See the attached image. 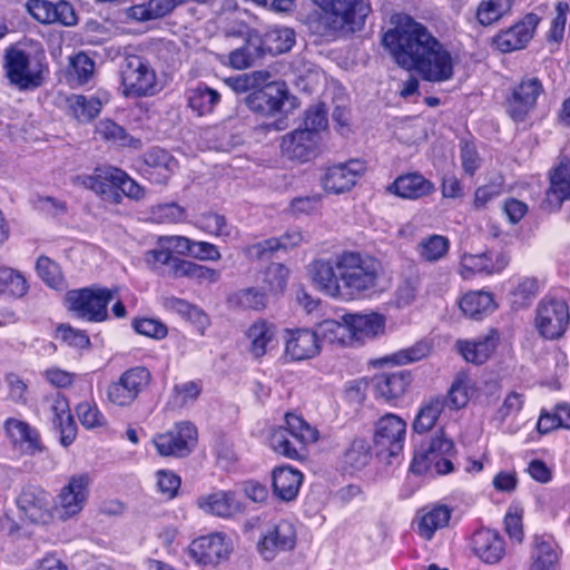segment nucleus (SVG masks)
Returning <instances> with one entry per match:
<instances>
[{"label":"nucleus","instance_id":"nucleus-41","mask_svg":"<svg viewBox=\"0 0 570 570\" xmlns=\"http://www.w3.org/2000/svg\"><path fill=\"white\" fill-rule=\"evenodd\" d=\"M108 94L86 97L82 95H72L68 98V108L72 116L80 122H89L101 110L104 104L108 102Z\"/></svg>","mask_w":570,"mask_h":570},{"label":"nucleus","instance_id":"nucleus-40","mask_svg":"<svg viewBox=\"0 0 570 570\" xmlns=\"http://www.w3.org/2000/svg\"><path fill=\"white\" fill-rule=\"evenodd\" d=\"M497 347L495 338L491 335L473 340H458L455 348L469 363L482 364L489 360Z\"/></svg>","mask_w":570,"mask_h":570},{"label":"nucleus","instance_id":"nucleus-6","mask_svg":"<svg viewBox=\"0 0 570 570\" xmlns=\"http://www.w3.org/2000/svg\"><path fill=\"white\" fill-rule=\"evenodd\" d=\"M85 188L100 195L105 200L119 204L122 195L141 199L145 190L124 170L116 167L97 168L91 175L80 178Z\"/></svg>","mask_w":570,"mask_h":570},{"label":"nucleus","instance_id":"nucleus-17","mask_svg":"<svg viewBox=\"0 0 570 570\" xmlns=\"http://www.w3.org/2000/svg\"><path fill=\"white\" fill-rule=\"evenodd\" d=\"M406 422L396 414H385L374 426L373 443L380 453L397 455L404 446Z\"/></svg>","mask_w":570,"mask_h":570},{"label":"nucleus","instance_id":"nucleus-19","mask_svg":"<svg viewBox=\"0 0 570 570\" xmlns=\"http://www.w3.org/2000/svg\"><path fill=\"white\" fill-rule=\"evenodd\" d=\"M366 163L361 159H350L328 167L322 183L326 191L343 194L350 191L365 174Z\"/></svg>","mask_w":570,"mask_h":570},{"label":"nucleus","instance_id":"nucleus-34","mask_svg":"<svg viewBox=\"0 0 570 570\" xmlns=\"http://www.w3.org/2000/svg\"><path fill=\"white\" fill-rule=\"evenodd\" d=\"M535 23L531 17L522 20L509 29L499 32L493 43L502 52L520 50L527 46L533 37Z\"/></svg>","mask_w":570,"mask_h":570},{"label":"nucleus","instance_id":"nucleus-25","mask_svg":"<svg viewBox=\"0 0 570 570\" xmlns=\"http://www.w3.org/2000/svg\"><path fill=\"white\" fill-rule=\"evenodd\" d=\"M288 99V90L284 82L274 81L263 89L252 92L247 97L248 107L264 115H273L282 110L285 100Z\"/></svg>","mask_w":570,"mask_h":570},{"label":"nucleus","instance_id":"nucleus-37","mask_svg":"<svg viewBox=\"0 0 570 570\" xmlns=\"http://www.w3.org/2000/svg\"><path fill=\"white\" fill-rule=\"evenodd\" d=\"M314 332L318 336L320 346L322 343L338 347L352 346L346 314L341 320L327 318L317 323Z\"/></svg>","mask_w":570,"mask_h":570},{"label":"nucleus","instance_id":"nucleus-51","mask_svg":"<svg viewBox=\"0 0 570 570\" xmlns=\"http://www.w3.org/2000/svg\"><path fill=\"white\" fill-rule=\"evenodd\" d=\"M512 7V0H481L475 17L480 24L491 26L507 16Z\"/></svg>","mask_w":570,"mask_h":570},{"label":"nucleus","instance_id":"nucleus-55","mask_svg":"<svg viewBox=\"0 0 570 570\" xmlns=\"http://www.w3.org/2000/svg\"><path fill=\"white\" fill-rule=\"evenodd\" d=\"M80 424L87 430H97L107 426V419L94 401H83L76 407Z\"/></svg>","mask_w":570,"mask_h":570},{"label":"nucleus","instance_id":"nucleus-2","mask_svg":"<svg viewBox=\"0 0 570 570\" xmlns=\"http://www.w3.org/2000/svg\"><path fill=\"white\" fill-rule=\"evenodd\" d=\"M383 274L380 261L358 252H344L331 262H315L314 285L325 295L341 299L360 298L376 289Z\"/></svg>","mask_w":570,"mask_h":570},{"label":"nucleus","instance_id":"nucleus-26","mask_svg":"<svg viewBox=\"0 0 570 570\" xmlns=\"http://www.w3.org/2000/svg\"><path fill=\"white\" fill-rule=\"evenodd\" d=\"M324 12L343 18L350 26H361L371 12V6L364 0H312Z\"/></svg>","mask_w":570,"mask_h":570},{"label":"nucleus","instance_id":"nucleus-61","mask_svg":"<svg viewBox=\"0 0 570 570\" xmlns=\"http://www.w3.org/2000/svg\"><path fill=\"white\" fill-rule=\"evenodd\" d=\"M524 509L519 503L510 504L504 517V529L509 538L521 543L524 538L522 518Z\"/></svg>","mask_w":570,"mask_h":570},{"label":"nucleus","instance_id":"nucleus-14","mask_svg":"<svg viewBox=\"0 0 570 570\" xmlns=\"http://www.w3.org/2000/svg\"><path fill=\"white\" fill-rule=\"evenodd\" d=\"M197 442V429L189 422H178L170 429L154 436L153 443L161 456L183 458L188 455Z\"/></svg>","mask_w":570,"mask_h":570},{"label":"nucleus","instance_id":"nucleus-8","mask_svg":"<svg viewBox=\"0 0 570 570\" xmlns=\"http://www.w3.org/2000/svg\"><path fill=\"white\" fill-rule=\"evenodd\" d=\"M454 444L443 432L423 442L415 451L411 470L415 473L435 472L446 474L453 471L451 456Z\"/></svg>","mask_w":570,"mask_h":570},{"label":"nucleus","instance_id":"nucleus-31","mask_svg":"<svg viewBox=\"0 0 570 570\" xmlns=\"http://www.w3.org/2000/svg\"><path fill=\"white\" fill-rule=\"evenodd\" d=\"M472 549L483 562L498 563L505 554L503 538L494 530L481 529L472 537Z\"/></svg>","mask_w":570,"mask_h":570},{"label":"nucleus","instance_id":"nucleus-46","mask_svg":"<svg viewBox=\"0 0 570 570\" xmlns=\"http://www.w3.org/2000/svg\"><path fill=\"white\" fill-rule=\"evenodd\" d=\"M303 242V235L299 230L286 232L281 238H271L256 243L246 248V254L250 258H262L268 252L277 249H289Z\"/></svg>","mask_w":570,"mask_h":570},{"label":"nucleus","instance_id":"nucleus-24","mask_svg":"<svg viewBox=\"0 0 570 570\" xmlns=\"http://www.w3.org/2000/svg\"><path fill=\"white\" fill-rule=\"evenodd\" d=\"M159 272L173 278L187 277L199 284H213L220 277L219 271L183 258L164 261Z\"/></svg>","mask_w":570,"mask_h":570},{"label":"nucleus","instance_id":"nucleus-1","mask_svg":"<svg viewBox=\"0 0 570 570\" xmlns=\"http://www.w3.org/2000/svg\"><path fill=\"white\" fill-rule=\"evenodd\" d=\"M383 36V45L395 62L405 70H415L431 82L448 81L454 62L448 49L428 30L406 14H394Z\"/></svg>","mask_w":570,"mask_h":570},{"label":"nucleus","instance_id":"nucleus-42","mask_svg":"<svg viewBox=\"0 0 570 570\" xmlns=\"http://www.w3.org/2000/svg\"><path fill=\"white\" fill-rule=\"evenodd\" d=\"M560 558L559 549L553 540L535 537L531 552V570H554Z\"/></svg>","mask_w":570,"mask_h":570},{"label":"nucleus","instance_id":"nucleus-7","mask_svg":"<svg viewBox=\"0 0 570 570\" xmlns=\"http://www.w3.org/2000/svg\"><path fill=\"white\" fill-rule=\"evenodd\" d=\"M120 87L126 97H149L160 91L157 73L141 56L129 55L120 67Z\"/></svg>","mask_w":570,"mask_h":570},{"label":"nucleus","instance_id":"nucleus-38","mask_svg":"<svg viewBox=\"0 0 570 570\" xmlns=\"http://www.w3.org/2000/svg\"><path fill=\"white\" fill-rule=\"evenodd\" d=\"M302 482L303 473L292 466H278L273 471V491L274 494L283 501L295 499Z\"/></svg>","mask_w":570,"mask_h":570},{"label":"nucleus","instance_id":"nucleus-23","mask_svg":"<svg viewBox=\"0 0 570 570\" xmlns=\"http://www.w3.org/2000/svg\"><path fill=\"white\" fill-rule=\"evenodd\" d=\"M550 185L543 206L550 212L558 210L562 203L570 200V159L560 158L550 171Z\"/></svg>","mask_w":570,"mask_h":570},{"label":"nucleus","instance_id":"nucleus-54","mask_svg":"<svg viewBox=\"0 0 570 570\" xmlns=\"http://www.w3.org/2000/svg\"><path fill=\"white\" fill-rule=\"evenodd\" d=\"M431 350L432 344L429 341H419L412 346L401 348L385 356V362L397 366L407 365L425 358Z\"/></svg>","mask_w":570,"mask_h":570},{"label":"nucleus","instance_id":"nucleus-16","mask_svg":"<svg viewBox=\"0 0 570 570\" xmlns=\"http://www.w3.org/2000/svg\"><path fill=\"white\" fill-rule=\"evenodd\" d=\"M543 86L535 77H524L515 85L505 100V111L514 122H522L535 108Z\"/></svg>","mask_w":570,"mask_h":570},{"label":"nucleus","instance_id":"nucleus-63","mask_svg":"<svg viewBox=\"0 0 570 570\" xmlns=\"http://www.w3.org/2000/svg\"><path fill=\"white\" fill-rule=\"evenodd\" d=\"M95 71V62L83 52L70 58L69 76L79 85L88 82Z\"/></svg>","mask_w":570,"mask_h":570},{"label":"nucleus","instance_id":"nucleus-5","mask_svg":"<svg viewBox=\"0 0 570 570\" xmlns=\"http://www.w3.org/2000/svg\"><path fill=\"white\" fill-rule=\"evenodd\" d=\"M318 438V431L302 416L288 413L285 415L284 426L271 430L268 442L274 452L292 460H298L304 458L305 448L315 443Z\"/></svg>","mask_w":570,"mask_h":570},{"label":"nucleus","instance_id":"nucleus-36","mask_svg":"<svg viewBox=\"0 0 570 570\" xmlns=\"http://www.w3.org/2000/svg\"><path fill=\"white\" fill-rule=\"evenodd\" d=\"M245 338L250 355L261 358L276 344L275 327L265 321L255 322L247 328Z\"/></svg>","mask_w":570,"mask_h":570},{"label":"nucleus","instance_id":"nucleus-39","mask_svg":"<svg viewBox=\"0 0 570 570\" xmlns=\"http://www.w3.org/2000/svg\"><path fill=\"white\" fill-rule=\"evenodd\" d=\"M387 189L401 198L417 199L430 195L434 186L420 174H407L397 177Z\"/></svg>","mask_w":570,"mask_h":570},{"label":"nucleus","instance_id":"nucleus-45","mask_svg":"<svg viewBox=\"0 0 570 570\" xmlns=\"http://www.w3.org/2000/svg\"><path fill=\"white\" fill-rule=\"evenodd\" d=\"M189 108L198 116L212 114L220 101V95L204 83H198L186 91Z\"/></svg>","mask_w":570,"mask_h":570},{"label":"nucleus","instance_id":"nucleus-43","mask_svg":"<svg viewBox=\"0 0 570 570\" xmlns=\"http://www.w3.org/2000/svg\"><path fill=\"white\" fill-rule=\"evenodd\" d=\"M446 405L445 396H431L422 402L413 421V430L425 433L434 428Z\"/></svg>","mask_w":570,"mask_h":570},{"label":"nucleus","instance_id":"nucleus-9","mask_svg":"<svg viewBox=\"0 0 570 570\" xmlns=\"http://www.w3.org/2000/svg\"><path fill=\"white\" fill-rule=\"evenodd\" d=\"M92 479L89 473L80 472L67 478L66 483L53 498L57 520L66 522L77 518L88 503Z\"/></svg>","mask_w":570,"mask_h":570},{"label":"nucleus","instance_id":"nucleus-22","mask_svg":"<svg viewBox=\"0 0 570 570\" xmlns=\"http://www.w3.org/2000/svg\"><path fill=\"white\" fill-rule=\"evenodd\" d=\"M281 149L289 159L308 161L318 154L320 136L308 130H294L282 138Z\"/></svg>","mask_w":570,"mask_h":570},{"label":"nucleus","instance_id":"nucleus-3","mask_svg":"<svg viewBox=\"0 0 570 570\" xmlns=\"http://www.w3.org/2000/svg\"><path fill=\"white\" fill-rule=\"evenodd\" d=\"M190 256L198 261L217 262L222 255L218 247L204 240H194L185 236H159L154 248L144 254V261L153 271H160L164 261Z\"/></svg>","mask_w":570,"mask_h":570},{"label":"nucleus","instance_id":"nucleus-11","mask_svg":"<svg viewBox=\"0 0 570 570\" xmlns=\"http://www.w3.org/2000/svg\"><path fill=\"white\" fill-rule=\"evenodd\" d=\"M115 297V291L108 288H81L69 291L65 302L78 317L101 322L107 317V305Z\"/></svg>","mask_w":570,"mask_h":570},{"label":"nucleus","instance_id":"nucleus-59","mask_svg":"<svg viewBox=\"0 0 570 570\" xmlns=\"http://www.w3.org/2000/svg\"><path fill=\"white\" fill-rule=\"evenodd\" d=\"M538 293V282L531 277L518 278L511 289L512 305L515 308L525 306Z\"/></svg>","mask_w":570,"mask_h":570},{"label":"nucleus","instance_id":"nucleus-30","mask_svg":"<svg viewBox=\"0 0 570 570\" xmlns=\"http://www.w3.org/2000/svg\"><path fill=\"white\" fill-rule=\"evenodd\" d=\"M196 505L206 514L232 518L240 512L242 505L232 491L218 490L212 493L203 494L196 500Z\"/></svg>","mask_w":570,"mask_h":570},{"label":"nucleus","instance_id":"nucleus-56","mask_svg":"<svg viewBox=\"0 0 570 570\" xmlns=\"http://www.w3.org/2000/svg\"><path fill=\"white\" fill-rule=\"evenodd\" d=\"M420 292V282L417 278H405L395 288L391 305L397 309H404L412 306Z\"/></svg>","mask_w":570,"mask_h":570},{"label":"nucleus","instance_id":"nucleus-15","mask_svg":"<svg viewBox=\"0 0 570 570\" xmlns=\"http://www.w3.org/2000/svg\"><path fill=\"white\" fill-rule=\"evenodd\" d=\"M297 531L291 521L278 520L267 524L258 540L257 550L265 560H274L281 552L295 548Z\"/></svg>","mask_w":570,"mask_h":570},{"label":"nucleus","instance_id":"nucleus-64","mask_svg":"<svg viewBox=\"0 0 570 570\" xmlns=\"http://www.w3.org/2000/svg\"><path fill=\"white\" fill-rule=\"evenodd\" d=\"M96 135L104 140L119 144L121 146L130 145L131 139L127 137L122 127L110 119H102L96 126Z\"/></svg>","mask_w":570,"mask_h":570},{"label":"nucleus","instance_id":"nucleus-50","mask_svg":"<svg viewBox=\"0 0 570 570\" xmlns=\"http://www.w3.org/2000/svg\"><path fill=\"white\" fill-rule=\"evenodd\" d=\"M295 43V33L287 27H273L263 38V45L271 53L279 55L287 52Z\"/></svg>","mask_w":570,"mask_h":570},{"label":"nucleus","instance_id":"nucleus-35","mask_svg":"<svg viewBox=\"0 0 570 570\" xmlns=\"http://www.w3.org/2000/svg\"><path fill=\"white\" fill-rule=\"evenodd\" d=\"M50 412L52 414V424L60 434V443L63 446H69L77 436V426L70 413V407L67 399L61 395H56L50 401Z\"/></svg>","mask_w":570,"mask_h":570},{"label":"nucleus","instance_id":"nucleus-62","mask_svg":"<svg viewBox=\"0 0 570 570\" xmlns=\"http://www.w3.org/2000/svg\"><path fill=\"white\" fill-rule=\"evenodd\" d=\"M266 71H255L252 73H242L236 77L225 79V83L235 92L243 94L255 87L261 86L268 79Z\"/></svg>","mask_w":570,"mask_h":570},{"label":"nucleus","instance_id":"nucleus-48","mask_svg":"<svg viewBox=\"0 0 570 570\" xmlns=\"http://www.w3.org/2000/svg\"><path fill=\"white\" fill-rule=\"evenodd\" d=\"M461 311L469 317H478L495 309L493 295L485 291L466 293L460 301Z\"/></svg>","mask_w":570,"mask_h":570},{"label":"nucleus","instance_id":"nucleus-13","mask_svg":"<svg viewBox=\"0 0 570 570\" xmlns=\"http://www.w3.org/2000/svg\"><path fill=\"white\" fill-rule=\"evenodd\" d=\"M569 321V308L563 299L546 297L538 304L534 327L542 337L559 338L566 332Z\"/></svg>","mask_w":570,"mask_h":570},{"label":"nucleus","instance_id":"nucleus-27","mask_svg":"<svg viewBox=\"0 0 570 570\" xmlns=\"http://www.w3.org/2000/svg\"><path fill=\"white\" fill-rule=\"evenodd\" d=\"M324 12L343 18L350 26H361L371 12V6L364 0H312Z\"/></svg>","mask_w":570,"mask_h":570},{"label":"nucleus","instance_id":"nucleus-49","mask_svg":"<svg viewBox=\"0 0 570 570\" xmlns=\"http://www.w3.org/2000/svg\"><path fill=\"white\" fill-rule=\"evenodd\" d=\"M474 393L475 382L469 375L461 373L453 381L445 399L452 409L459 410L469 403Z\"/></svg>","mask_w":570,"mask_h":570},{"label":"nucleus","instance_id":"nucleus-47","mask_svg":"<svg viewBox=\"0 0 570 570\" xmlns=\"http://www.w3.org/2000/svg\"><path fill=\"white\" fill-rule=\"evenodd\" d=\"M450 249V240L443 235L432 234L423 237L416 245V253L425 263H436L444 258Z\"/></svg>","mask_w":570,"mask_h":570},{"label":"nucleus","instance_id":"nucleus-4","mask_svg":"<svg viewBox=\"0 0 570 570\" xmlns=\"http://www.w3.org/2000/svg\"><path fill=\"white\" fill-rule=\"evenodd\" d=\"M46 57L41 49L33 52L13 46L6 50L3 69L10 83L19 89H35L41 86L48 72Z\"/></svg>","mask_w":570,"mask_h":570},{"label":"nucleus","instance_id":"nucleus-29","mask_svg":"<svg viewBox=\"0 0 570 570\" xmlns=\"http://www.w3.org/2000/svg\"><path fill=\"white\" fill-rule=\"evenodd\" d=\"M411 383L412 374L407 371L380 373L373 377L375 395L386 402H393L403 397Z\"/></svg>","mask_w":570,"mask_h":570},{"label":"nucleus","instance_id":"nucleus-44","mask_svg":"<svg viewBox=\"0 0 570 570\" xmlns=\"http://www.w3.org/2000/svg\"><path fill=\"white\" fill-rule=\"evenodd\" d=\"M451 518V510L445 505H436L430 510L422 511L417 517V533L425 540H431L434 533L448 525Z\"/></svg>","mask_w":570,"mask_h":570},{"label":"nucleus","instance_id":"nucleus-10","mask_svg":"<svg viewBox=\"0 0 570 570\" xmlns=\"http://www.w3.org/2000/svg\"><path fill=\"white\" fill-rule=\"evenodd\" d=\"M151 382V373L145 366L126 370L117 381L107 387V401L117 407H128L135 403Z\"/></svg>","mask_w":570,"mask_h":570},{"label":"nucleus","instance_id":"nucleus-20","mask_svg":"<svg viewBox=\"0 0 570 570\" xmlns=\"http://www.w3.org/2000/svg\"><path fill=\"white\" fill-rule=\"evenodd\" d=\"M284 357L291 362H302L321 353L318 336L309 328H287L283 335Z\"/></svg>","mask_w":570,"mask_h":570},{"label":"nucleus","instance_id":"nucleus-52","mask_svg":"<svg viewBox=\"0 0 570 570\" xmlns=\"http://www.w3.org/2000/svg\"><path fill=\"white\" fill-rule=\"evenodd\" d=\"M197 226L205 233L224 239H233L238 234L224 216L215 213L203 214L197 220Z\"/></svg>","mask_w":570,"mask_h":570},{"label":"nucleus","instance_id":"nucleus-28","mask_svg":"<svg viewBox=\"0 0 570 570\" xmlns=\"http://www.w3.org/2000/svg\"><path fill=\"white\" fill-rule=\"evenodd\" d=\"M352 346L382 335L385 331V316L379 313L346 314Z\"/></svg>","mask_w":570,"mask_h":570},{"label":"nucleus","instance_id":"nucleus-58","mask_svg":"<svg viewBox=\"0 0 570 570\" xmlns=\"http://www.w3.org/2000/svg\"><path fill=\"white\" fill-rule=\"evenodd\" d=\"M288 278V269L278 263L271 264L263 273V288L271 294L284 291Z\"/></svg>","mask_w":570,"mask_h":570},{"label":"nucleus","instance_id":"nucleus-21","mask_svg":"<svg viewBox=\"0 0 570 570\" xmlns=\"http://www.w3.org/2000/svg\"><path fill=\"white\" fill-rule=\"evenodd\" d=\"M508 263L509 259L502 253H463L460 257L458 273L463 279H471L476 275H492L500 273L505 268Z\"/></svg>","mask_w":570,"mask_h":570},{"label":"nucleus","instance_id":"nucleus-60","mask_svg":"<svg viewBox=\"0 0 570 570\" xmlns=\"http://www.w3.org/2000/svg\"><path fill=\"white\" fill-rule=\"evenodd\" d=\"M371 460V452L364 440H355L345 451L343 456L344 464L352 470H360L367 465Z\"/></svg>","mask_w":570,"mask_h":570},{"label":"nucleus","instance_id":"nucleus-53","mask_svg":"<svg viewBox=\"0 0 570 570\" xmlns=\"http://www.w3.org/2000/svg\"><path fill=\"white\" fill-rule=\"evenodd\" d=\"M28 289V282L20 272L0 266V293L11 298H21Z\"/></svg>","mask_w":570,"mask_h":570},{"label":"nucleus","instance_id":"nucleus-57","mask_svg":"<svg viewBox=\"0 0 570 570\" xmlns=\"http://www.w3.org/2000/svg\"><path fill=\"white\" fill-rule=\"evenodd\" d=\"M347 22L343 18H336L323 11L309 22V29L325 39H332L342 30Z\"/></svg>","mask_w":570,"mask_h":570},{"label":"nucleus","instance_id":"nucleus-18","mask_svg":"<svg viewBox=\"0 0 570 570\" xmlns=\"http://www.w3.org/2000/svg\"><path fill=\"white\" fill-rule=\"evenodd\" d=\"M233 546L225 533L213 532L191 541L189 556L199 564L216 566L228 559Z\"/></svg>","mask_w":570,"mask_h":570},{"label":"nucleus","instance_id":"nucleus-33","mask_svg":"<svg viewBox=\"0 0 570 570\" xmlns=\"http://www.w3.org/2000/svg\"><path fill=\"white\" fill-rule=\"evenodd\" d=\"M145 175L154 184L165 185L177 170V160L166 150L154 148L145 156Z\"/></svg>","mask_w":570,"mask_h":570},{"label":"nucleus","instance_id":"nucleus-32","mask_svg":"<svg viewBox=\"0 0 570 570\" xmlns=\"http://www.w3.org/2000/svg\"><path fill=\"white\" fill-rule=\"evenodd\" d=\"M4 431L13 446L20 452L35 454L41 451L39 434L27 422L10 417L4 422Z\"/></svg>","mask_w":570,"mask_h":570},{"label":"nucleus","instance_id":"nucleus-12","mask_svg":"<svg viewBox=\"0 0 570 570\" xmlns=\"http://www.w3.org/2000/svg\"><path fill=\"white\" fill-rule=\"evenodd\" d=\"M16 503L22 518L38 525H48L57 520L53 498L51 494L35 485L26 487L16 499Z\"/></svg>","mask_w":570,"mask_h":570}]
</instances>
